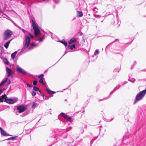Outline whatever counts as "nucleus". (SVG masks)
Returning <instances> with one entry per match:
<instances>
[{"instance_id":"6ab92c4d","label":"nucleus","mask_w":146,"mask_h":146,"mask_svg":"<svg viewBox=\"0 0 146 146\" xmlns=\"http://www.w3.org/2000/svg\"><path fill=\"white\" fill-rule=\"evenodd\" d=\"M9 143L11 146H17L18 145V144L16 142H10Z\"/></svg>"},{"instance_id":"f03ea898","label":"nucleus","mask_w":146,"mask_h":146,"mask_svg":"<svg viewBox=\"0 0 146 146\" xmlns=\"http://www.w3.org/2000/svg\"><path fill=\"white\" fill-rule=\"evenodd\" d=\"M13 113L16 115H20L22 117H24L30 113V110H13Z\"/></svg>"},{"instance_id":"a19ab883","label":"nucleus","mask_w":146,"mask_h":146,"mask_svg":"<svg viewBox=\"0 0 146 146\" xmlns=\"http://www.w3.org/2000/svg\"><path fill=\"white\" fill-rule=\"evenodd\" d=\"M44 76V75L42 74H41L40 75H39L38 76V78H42V77Z\"/></svg>"},{"instance_id":"423d86ee","label":"nucleus","mask_w":146,"mask_h":146,"mask_svg":"<svg viewBox=\"0 0 146 146\" xmlns=\"http://www.w3.org/2000/svg\"><path fill=\"white\" fill-rule=\"evenodd\" d=\"M54 133H55V135L52 136L51 137V139L52 141H53L54 143H56L57 141L56 139V136L57 135H60L61 134V133L60 132L59 130L58 129H56L54 131Z\"/></svg>"},{"instance_id":"9d476101","label":"nucleus","mask_w":146,"mask_h":146,"mask_svg":"<svg viewBox=\"0 0 146 146\" xmlns=\"http://www.w3.org/2000/svg\"><path fill=\"white\" fill-rule=\"evenodd\" d=\"M1 134L4 136H10L11 135L8 133H7L6 131L3 129L1 131Z\"/></svg>"},{"instance_id":"f704fd0d","label":"nucleus","mask_w":146,"mask_h":146,"mask_svg":"<svg viewBox=\"0 0 146 146\" xmlns=\"http://www.w3.org/2000/svg\"><path fill=\"white\" fill-rule=\"evenodd\" d=\"M31 94L33 96H34L36 95V93L34 91H33L31 92Z\"/></svg>"},{"instance_id":"dca6fc26","label":"nucleus","mask_w":146,"mask_h":146,"mask_svg":"<svg viewBox=\"0 0 146 146\" xmlns=\"http://www.w3.org/2000/svg\"><path fill=\"white\" fill-rule=\"evenodd\" d=\"M12 40V39L9 40L5 44H4V47L6 48H7L9 44L11 41Z\"/></svg>"},{"instance_id":"13d9d810","label":"nucleus","mask_w":146,"mask_h":146,"mask_svg":"<svg viewBox=\"0 0 146 146\" xmlns=\"http://www.w3.org/2000/svg\"><path fill=\"white\" fill-rule=\"evenodd\" d=\"M67 53V52H66V51L65 52V53L62 56H63L65 54H66V53Z\"/></svg>"},{"instance_id":"6e6552de","label":"nucleus","mask_w":146,"mask_h":146,"mask_svg":"<svg viewBox=\"0 0 146 146\" xmlns=\"http://www.w3.org/2000/svg\"><path fill=\"white\" fill-rule=\"evenodd\" d=\"M6 71L7 73L8 77H9L13 74V73L11 69L7 67L6 68Z\"/></svg>"},{"instance_id":"39448f33","label":"nucleus","mask_w":146,"mask_h":146,"mask_svg":"<svg viewBox=\"0 0 146 146\" xmlns=\"http://www.w3.org/2000/svg\"><path fill=\"white\" fill-rule=\"evenodd\" d=\"M13 33L12 31L9 30L6 31L4 33L3 39L4 40H7L9 39L12 35Z\"/></svg>"},{"instance_id":"72a5a7b5","label":"nucleus","mask_w":146,"mask_h":146,"mask_svg":"<svg viewBox=\"0 0 146 146\" xmlns=\"http://www.w3.org/2000/svg\"><path fill=\"white\" fill-rule=\"evenodd\" d=\"M36 45L35 43L33 42L31 44V48H30V50H31V49H33V46H35Z\"/></svg>"},{"instance_id":"603ef678","label":"nucleus","mask_w":146,"mask_h":146,"mask_svg":"<svg viewBox=\"0 0 146 146\" xmlns=\"http://www.w3.org/2000/svg\"><path fill=\"white\" fill-rule=\"evenodd\" d=\"M114 91H113V90L110 93V95H111V94H112L113 93V92Z\"/></svg>"},{"instance_id":"4c0bfd02","label":"nucleus","mask_w":146,"mask_h":146,"mask_svg":"<svg viewBox=\"0 0 146 146\" xmlns=\"http://www.w3.org/2000/svg\"><path fill=\"white\" fill-rule=\"evenodd\" d=\"M37 81L36 80H35L33 82V84L34 86H35L37 84Z\"/></svg>"},{"instance_id":"bb28decb","label":"nucleus","mask_w":146,"mask_h":146,"mask_svg":"<svg viewBox=\"0 0 146 146\" xmlns=\"http://www.w3.org/2000/svg\"><path fill=\"white\" fill-rule=\"evenodd\" d=\"M60 115L63 117L64 119L67 117V115H66L64 113H60Z\"/></svg>"},{"instance_id":"412c9836","label":"nucleus","mask_w":146,"mask_h":146,"mask_svg":"<svg viewBox=\"0 0 146 146\" xmlns=\"http://www.w3.org/2000/svg\"><path fill=\"white\" fill-rule=\"evenodd\" d=\"M5 96H6L5 95H3L1 96L0 97V102H2L3 101V100H5Z\"/></svg>"},{"instance_id":"4d7b16f0","label":"nucleus","mask_w":146,"mask_h":146,"mask_svg":"<svg viewBox=\"0 0 146 146\" xmlns=\"http://www.w3.org/2000/svg\"><path fill=\"white\" fill-rule=\"evenodd\" d=\"M3 130V129H2V128H1V127H0V131H1Z\"/></svg>"},{"instance_id":"0eeeda50","label":"nucleus","mask_w":146,"mask_h":146,"mask_svg":"<svg viewBox=\"0 0 146 146\" xmlns=\"http://www.w3.org/2000/svg\"><path fill=\"white\" fill-rule=\"evenodd\" d=\"M16 71L17 72L21 73L23 75H26L27 74V72L25 70L22 69L19 66L16 67Z\"/></svg>"},{"instance_id":"7ed1b4c3","label":"nucleus","mask_w":146,"mask_h":146,"mask_svg":"<svg viewBox=\"0 0 146 146\" xmlns=\"http://www.w3.org/2000/svg\"><path fill=\"white\" fill-rule=\"evenodd\" d=\"M5 100L4 101L10 104H13L16 102L18 100V98L15 97H13V98H9L5 96Z\"/></svg>"},{"instance_id":"bf43d9fd","label":"nucleus","mask_w":146,"mask_h":146,"mask_svg":"<svg viewBox=\"0 0 146 146\" xmlns=\"http://www.w3.org/2000/svg\"><path fill=\"white\" fill-rule=\"evenodd\" d=\"M2 93V90L1 89L0 90V94H1Z\"/></svg>"},{"instance_id":"3c124183","label":"nucleus","mask_w":146,"mask_h":146,"mask_svg":"<svg viewBox=\"0 0 146 146\" xmlns=\"http://www.w3.org/2000/svg\"><path fill=\"white\" fill-rule=\"evenodd\" d=\"M114 71L115 72H119V70H117L116 69H115Z\"/></svg>"},{"instance_id":"09e8293b","label":"nucleus","mask_w":146,"mask_h":146,"mask_svg":"<svg viewBox=\"0 0 146 146\" xmlns=\"http://www.w3.org/2000/svg\"><path fill=\"white\" fill-rule=\"evenodd\" d=\"M117 40H118V39H115V40L113 41V42H111L110 44H112L114 42H115Z\"/></svg>"},{"instance_id":"cd10ccee","label":"nucleus","mask_w":146,"mask_h":146,"mask_svg":"<svg viewBox=\"0 0 146 146\" xmlns=\"http://www.w3.org/2000/svg\"><path fill=\"white\" fill-rule=\"evenodd\" d=\"M17 27L18 28H19L21 30H22V31L23 32V33L25 34V33H28V32H27V31H26L24 29H22V28H21V27H19V26H17Z\"/></svg>"},{"instance_id":"680f3d73","label":"nucleus","mask_w":146,"mask_h":146,"mask_svg":"<svg viewBox=\"0 0 146 146\" xmlns=\"http://www.w3.org/2000/svg\"><path fill=\"white\" fill-rule=\"evenodd\" d=\"M126 83H124V84H122V85H124Z\"/></svg>"},{"instance_id":"338daca9","label":"nucleus","mask_w":146,"mask_h":146,"mask_svg":"<svg viewBox=\"0 0 146 146\" xmlns=\"http://www.w3.org/2000/svg\"><path fill=\"white\" fill-rule=\"evenodd\" d=\"M79 112V111H78V112H76V113H78Z\"/></svg>"},{"instance_id":"c756f323","label":"nucleus","mask_w":146,"mask_h":146,"mask_svg":"<svg viewBox=\"0 0 146 146\" xmlns=\"http://www.w3.org/2000/svg\"><path fill=\"white\" fill-rule=\"evenodd\" d=\"M128 80L130 82L133 83L135 81V79L134 78H129L128 79Z\"/></svg>"},{"instance_id":"ea45409f","label":"nucleus","mask_w":146,"mask_h":146,"mask_svg":"<svg viewBox=\"0 0 146 146\" xmlns=\"http://www.w3.org/2000/svg\"><path fill=\"white\" fill-rule=\"evenodd\" d=\"M110 96H109V97H106V98H104L103 99H102V100H99V102H100L101 101L103 100L104 99H108L109 98H110Z\"/></svg>"},{"instance_id":"2f4dec72","label":"nucleus","mask_w":146,"mask_h":146,"mask_svg":"<svg viewBox=\"0 0 146 146\" xmlns=\"http://www.w3.org/2000/svg\"><path fill=\"white\" fill-rule=\"evenodd\" d=\"M121 86V85H118L117 86H116L113 90V91H115L117 90L119 88V87Z\"/></svg>"},{"instance_id":"6e6d98bb","label":"nucleus","mask_w":146,"mask_h":146,"mask_svg":"<svg viewBox=\"0 0 146 146\" xmlns=\"http://www.w3.org/2000/svg\"><path fill=\"white\" fill-rule=\"evenodd\" d=\"M42 85H45L46 84V83H45V82H43V83L42 84H41Z\"/></svg>"},{"instance_id":"c9c22d12","label":"nucleus","mask_w":146,"mask_h":146,"mask_svg":"<svg viewBox=\"0 0 146 146\" xmlns=\"http://www.w3.org/2000/svg\"><path fill=\"white\" fill-rule=\"evenodd\" d=\"M28 34L30 36V38H34V36L33 35H32L29 32H28Z\"/></svg>"},{"instance_id":"49530a36","label":"nucleus","mask_w":146,"mask_h":146,"mask_svg":"<svg viewBox=\"0 0 146 146\" xmlns=\"http://www.w3.org/2000/svg\"><path fill=\"white\" fill-rule=\"evenodd\" d=\"M27 86L28 87H30V88H31L32 87V86L30 85L29 84H27Z\"/></svg>"},{"instance_id":"f3484780","label":"nucleus","mask_w":146,"mask_h":146,"mask_svg":"<svg viewBox=\"0 0 146 146\" xmlns=\"http://www.w3.org/2000/svg\"><path fill=\"white\" fill-rule=\"evenodd\" d=\"M30 44L25 43V44L24 46L22 49V51H23L25 49L29 46Z\"/></svg>"},{"instance_id":"4be33fe9","label":"nucleus","mask_w":146,"mask_h":146,"mask_svg":"<svg viewBox=\"0 0 146 146\" xmlns=\"http://www.w3.org/2000/svg\"><path fill=\"white\" fill-rule=\"evenodd\" d=\"M60 42H61L65 45V46L66 47L67 46V42L66 41L64 40H63L62 41H60Z\"/></svg>"},{"instance_id":"393cba45","label":"nucleus","mask_w":146,"mask_h":146,"mask_svg":"<svg viewBox=\"0 0 146 146\" xmlns=\"http://www.w3.org/2000/svg\"><path fill=\"white\" fill-rule=\"evenodd\" d=\"M3 61L5 64L7 65H8L9 64V62L7 60V58H3Z\"/></svg>"},{"instance_id":"7c9ffc66","label":"nucleus","mask_w":146,"mask_h":146,"mask_svg":"<svg viewBox=\"0 0 146 146\" xmlns=\"http://www.w3.org/2000/svg\"><path fill=\"white\" fill-rule=\"evenodd\" d=\"M10 137L7 139L6 140H14L16 138V137Z\"/></svg>"},{"instance_id":"37998d69","label":"nucleus","mask_w":146,"mask_h":146,"mask_svg":"<svg viewBox=\"0 0 146 146\" xmlns=\"http://www.w3.org/2000/svg\"><path fill=\"white\" fill-rule=\"evenodd\" d=\"M49 97L48 96H46L45 95V97H44V98H43V99H45V100H48L49 99Z\"/></svg>"},{"instance_id":"a878e982","label":"nucleus","mask_w":146,"mask_h":146,"mask_svg":"<svg viewBox=\"0 0 146 146\" xmlns=\"http://www.w3.org/2000/svg\"><path fill=\"white\" fill-rule=\"evenodd\" d=\"M38 105L36 103L34 102L32 103L31 107L32 108L34 109Z\"/></svg>"},{"instance_id":"c03bdc74","label":"nucleus","mask_w":146,"mask_h":146,"mask_svg":"<svg viewBox=\"0 0 146 146\" xmlns=\"http://www.w3.org/2000/svg\"><path fill=\"white\" fill-rule=\"evenodd\" d=\"M59 1H60L59 0H58L57 1H56V0H55V1H54V2L56 4L58 3L59 2Z\"/></svg>"},{"instance_id":"1a4fd4ad","label":"nucleus","mask_w":146,"mask_h":146,"mask_svg":"<svg viewBox=\"0 0 146 146\" xmlns=\"http://www.w3.org/2000/svg\"><path fill=\"white\" fill-rule=\"evenodd\" d=\"M27 107L23 105H21L17 107V110H26Z\"/></svg>"},{"instance_id":"e433bc0d","label":"nucleus","mask_w":146,"mask_h":146,"mask_svg":"<svg viewBox=\"0 0 146 146\" xmlns=\"http://www.w3.org/2000/svg\"><path fill=\"white\" fill-rule=\"evenodd\" d=\"M39 82L41 84H42L43 82V78H41L39 80Z\"/></svg>"},{"instance_id":"473e14b6","label":"nucleus","mask_w":146,"mask_h":146,"mask_svg":"<svg viewBox=\"0 0 146 146\" xmlns=\"http://www.w3.org/2000/svg\"><path fill=\"white\" fill-rule=\"evenodd\" d=\"M99 53V51L98 49L96 50H95V52L94 53V55H96L98 54Z\"/></svg>"},{"instance_id":"8fccbe9b","label":"nucleus","mask_w":146,"mask_h":146,"mask_svg":"<svg viewBox=\"0 0 146 146\" xmlns=\"http://www.w3.org/2000/svg\"><path fill=\"white\" fill-rule=\"evenodd\" d=\"M113 119V118L111 119L110 120V119H108V122H110V121H112Z\"/></svg>"},{"instance_id":"2eb2a0df","label":"nucleus","mask_w":146,"mask_h":146,"mask_svg":"<svg viewBox=\"0 0 146 146\" xmlns=\"http://www.w3.org/2000/svg\"><path fill=\"white\" fill-rule=\"evenodd\" d=\"M46 90L47 92L50 95H52L53 94H54L56 92H55L53 91H51L49 90L48 88H46Z\"/></svg>"},{"instance_id":"aec40b11","label":"nucleus","mask_w":146,"mask_h":146,"mask_svg":"<svg viewBox=\"0 0 146 146\" xmlns=\"http://www.w3.org/2000/svg\"><path fill=\"white\" fill-rule=\"evenodd\" d=\"M18 51H15L11 55V58L14 59L15 57L16 56V54L17 53Z\"/></svg>"},{"instance_id":"5fc2aeb1","label":"nucleus","mask_w":146,"mask_h":146,"mask_svg":"<svg viewBox=\"0 0 146 146\" xmlns=\"http://www.w3.org/2000/svg\"><path fill=\"white\" fill-rule=\"evenodd\" d=\"M14 24L15 25V26H16L17 27V26H18V25H17L16 23H14Z\"/></svg>"},{"instance_id":"ddd939ff","label":"nucleus","mask_w":146,"mask_h":146,"mask_svg":"<svg viewBox=\"0 0 146 146\" xmlns=\"http://www.w3.org/2000/svg\"><path fill=\"white\" fill-rule=\"evenodd\" d=\"M66 120H67L68 121L70 122H72L73 121V119L72 117H68L67 115V117L65 119Z\"/></svg>"},{"instance_id":"f257e3e1","label":"nucleus","mask_w":146,"mask_h":146,"mask_svg":"<svg viewBox=\"0 0 146 146\" xmlns=\"http://www.w3.org/2000/svg\"><path fill=\"white\" fill-rule=\"evenodd\" d=\"M146 94V90H144L138 93L136 96L134 102L133 103V104H135L138 101L142 99L144 96Z\"/></svg>"},{"instance_id":"e2e57ef3","label":"nucleus","mask_w":146,"mask_h":146,"mask_svg":"<svg viewBox=\"0 0 146 146\" xmlns=\"http://www.w3.org/2000/svg\"><path fill=\"white\" fill-rule=\"evenodd\" d=\"M92 140L91 141V142H90V143H92Z\"/></svg>"},{"instance_id":"a211bd4d","label":"nucleus","mask_w":146,"mask_h":146,"mask_svg":"<svg viewBox=\"0 0 146 146\" xmlns=\"http://www.w3.org/2000/svg\"><path fill=\"white\" fill-rule=\"evenodd\" d=\"M76 47V45L74 44H73L70 45H69L67 47V48L68 49H71L72 50L73 48H75Z\"/></svg>"},{"instance_id":"5701e85b","label":"nucleus","mask_w":146,"mask_h":146,"mask_svg":"<svg viewBox=\"0 0 146 146\" xmlns=\"http://www.w3.org/2000/svg\"><path fill=\"white\" fill-rule=\"evenodd\" d=\"M33 89L35 91H38L39 92H41V90L39 89V88L35 86H33Z\"/></svg>"},{"instance_id":"a18cd8bd","label":"nucleus","mask_w":146,"mask_h":146,"mask_svg":"<svg viewBox=\"0 0 146 146\" xmlns=\"http://www.w3.org/2000/svg\"><path fill=\"white\" fill-rule=\"evenodd\" d=\"M97 10V9L96 7H94L93 9V10L94 11H96Z\"/></svg>"},{"instance_id":"58836bf2","label":"nucleus","mask_w":146,"mask_h":146,"mask_svg":"<svg viewBox=\"0 0 146 146\" xmlns=\"http://www.w3.org/2000/svg\"><path fill=\"white\" fill-rule=\"evenodd\" d=\"M39 92L40 94V95L43 98H44L45 95H44V94L41 91V92Z\"/></svg>"},{"instance_id":"0e129e2a","label":"nucleus","mask_w":146,"mask_h":146,"mask_svg":"<svg viewBox=\"0 0 146 146\" xmlns=\"http://www.w3.org/2000/svg\"><path fill=\"white\" fill-rule=\"evenodd\" d=\"M115 23V22H114L113 23V25H114V24Z\"/></svg>"},{"instance_id":"9b49d317","label":"nucleus","mask_w":146,"mask_h":146,"mask_svg":"<svg viewBox=\"0 0 146 146\" xmlns=\"http://www.w3.org/2000/svg\"><path fill=\"white\" fill-rule=\"evenodd\" d=\"M25 43L30 44L31 39L28 36H26L25 38Z\"/></svg>"},{"instance_id":"20e7f679","label":"nucleus","mask_w":146,"mask_h":146,"mask_svg":"<svg viewBox=\"0 0 146 146\" xmlns=\"http://www.w3.org/2000/svg\"><path fill=\"white\" fill-rule=\"evenodd\" d=\"M32 22L33 28L34 31V34L35 36L36 37L40 34V31L33 20H32Z\"/></svg>"},{"instance_id":"de8ad7c7","label":"nucleus","mask_w":146,"mask_h":146,"mask_svg":"<svg viewBox=\"0 0 146 146\" xmlns=\"http://www.w3.org/2000/svg\"><path fill=\"white\" fill-rule=\"evenodd\" d=\"M84 130L83 129H81V130H80V132H81V133L82 134L84 132Z\"/></svg>"},{"instance_id":"b1692460","label":"nucleus","mask_w":146,"mask_h":146,"mask_svg":"<svg viewBox=\"0 0 146 146\" xmlns=\"http://www.w3.org/2000/svg\"><path fill=\"white\" fill-rule=\"evenodd\" d=\"M8 78L7 77L3 81L0 83V85H1V86H2L3 84L5 83L8 80Z\"/></svg>"},{"instance_id":"f8f14e48","label":"nucleus","mask_w":146,"mask_h":146,"mask_svg":"<svg viewBox=\"0 0 146 146\" xmlns=\"http://www.w3.org/2000/svg\"><path fill=\"white\" fill-rule=\"evenodd\" d=\"M76 41V40L75 38H72L69 41L68 43L69 44H71L72 43H75Z\"/></svg>"},{"instance_id":"4468645a","label":"nucleus","mask_w":146,"mask_h":146,"mask_svg":"<svg viewBox=\"0 0 146 146\" xmlns=\"http://www.w3.org/2000/svg\"><path fill=\"white\" fill-rule=\"evenodd\" d=\"M77 17H80L83 16V13L82 12L80 11H77Z\"/></svg>"},{"instance_id":"c85d7f7f","label":"nucleus","mask_w":146,"mask_h":146,"mask_svg":"<svg viewBox=\"0 0 146 146\" xmlns=\"http://www.w3.org/2000/svg\"><path fill=\"white\" fill-rule=\"evenodd\" d=\"M17 27L18 28H19L21 30H22V31L23 32V33L25 34V33H28V32H27V31H26L24 29H22V28H21V27H19V26H17Z\"/></svg>"},{"instance_id":"052dcab7","label":"nucleus","mask_w":146,"mask_h":146,"mask_svg":"<svg viewBox=\"0 0 146 146\" xmlns=\"http://www.w3.org/2000/svg\"><path fill=\"white\" fill-rule=\"evenodd\" d=\"M44 88H46H46H47V87H46V85H45L44 86Z\"/></svg>"},{"instance_id":"69168bd1","label":"nucleus","mask_w":146,"mask_h":146,"mask_svg":"<svg viewBox=\"0 0 146 146\" xmlns=\"http://www.w3.org/2000/svg\"><path fill=\"white\" fill-rule=\"evenodd\" d=\"M45 1V0H43L42 1Z\"/></svg>"},{"instance_id":"864d4df0","label":"nucleus","mask_w":146,"mask_h":146,"mask_svg":"<svg viewBox=\"0 0 146 146\" xmlns=\"http://www.w3.org/2000/svg\"><path fill=\"white\" fill-rule=\"evenodd\" d=\"M8 83V84H10V83H11V81H10V80H9Z\"/></svg>"},{"instance_id":"79ce46f5","label":"nucleus","mask_w":146,"mask_h":146,"mask_svg":"<svg viewBox=\"0 0 146 146\" xmlns=\"http://www.w3.org/2000/svg\"><path fill=\"white\" fill-rule=\"evenodd\" d=\"M43 39V36L41 38H40L39 39H38V40L40 42V41H42Z\"/></svg>"},{"instance_id":"774afa93","label":"nucleus","mask_w":146,"mask_h":146,"mask_svg":"<svg viewBox=\"0 0 146 146\" xmlns=\"http://www.w3.org/2000/svg\"><path fill=\"white\" fill-rule=\"evenodd\" d=\"M99 130L100 131L101 130V129H99Z\"/></svg>"}]
</instances>
